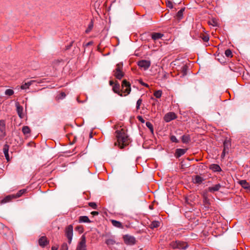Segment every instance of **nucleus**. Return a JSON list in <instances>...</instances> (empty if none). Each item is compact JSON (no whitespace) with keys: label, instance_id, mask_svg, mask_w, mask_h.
Segmentation results:
<instances>
[{"label":"nucleus","instance_id":"obj_44","mask_svg":"<svg viewBox=\"0 0 250 250\" xmlns=\"http://www.w3.org/2000/svg\"><path fill=\"white\" fill-rule=\"evenodd\" d=\"M61 250H68V246L67 244L63 243L61 247Z\"/></svg>","mask_w":250,"mask_h":250},{"label":"nucleus","instance_id":"obj_5","mask_svg":"<svg viewBox=\"0 0 250 250\" xmlns=\"http://www.w3.org/2000/svg\"><path fill=\"white\" fill-rule=\"evenodd\" d=\"M76 250H86V238L84 235L81 237V241L77 247Z\"/></svg>","mask_w":250,"mask_h":250},{"label":"nucleus","instance_id":"obj_19","mask_svg":"<svg viewBox=\"0 0 250 250\" xmlns=\"http://www.w3.org/2000/svg\"><path fill=\"white\" fill-rule=\"evenodd\" d=\"M203 181V178L199 175H196L193 179V182L195 184H200Z\"/></svg>","mask_w":250,"mask_h":250},{"label":"nucleus","instance_id":"obj_29","mask_svg":"<svg viewBox=\"0 0 250 250\" xmlns=\"http://www.w3.org/2000/svg\"><path fill=\"white\" fill-rule=\"evenodd\" d=\"M185 10V8H182L181 9H180L177 13L176 14V17L179 19H181L182 17H183V12Z\"/></svg>","mask_w":250,"mask_h":250},{"label":"nucleus","instance_id":"obj_7","mask_svg":"<svg viewBox=\"0 0 250 250\" xmlns=\"http://www.w3.org/2000/svg\"><path fill=\"white\" fill-rule=\"evenodd\" d=\"M138 65L144 70H146L150 65V62L147 60H141L138 62Z\"/></svg>","mask_w":250,"mask_h":250},{"label":"nucleus","instance_id":"obj_47","mask_svg":"<svg viewBox=\"0 0 250 250\" xmlns=\"http://www.w3.org/2000/svg\"><path fill=\"white\" fill-rule=\"evenodd\" d=\"M139 121H140L142 123H145V120L143 119V118L142 116H139L137 117Z\"/></svg>","mask_w":250,"mask_h":250},{"label":"nucleus","instance_id":"obj_12","mask_svg":"<svg viewBox=\"0 0 250 250\" xmlns=\"http://www.w3.org/2000/svg\"><path fill=\"white\" fill-rule=\"evenodd\" d=\"M221 188V185L220 184H216L212 187L208 188V190L209 192H213L218 191Z\"/></svg>","mask_w":250,"mask_h":250},{"label":"nucleus","instance_id":"obj_8","mask_svg":"<svg viewBox=\"0 0 250 250\" xmlns=\"http://www.w3.org/2000/svg\"><path fill=\"white\" fill-rule=\"evenodd\" d=\"M176 118V115L174 112H168L165 115L164 120L167 123Z\"/></svg>","mask_w":250,"mask_h":250},{"label":"nucleus","instance_id":"obj_49","mask_svg":"<svg viewBox=\"0 0 250 250\" xmlns=\"http://www.w3.org/2000/svg\"><path fill=\"white\" fill-rule=\"evenodd\" d=\"M91 214L94 216L98 215L99 214V212L98 211H92Z\"/></svg>","mask_w":250,"mask_h":250},{"label":"nucleus","instance_id":"obj_28","mask_svg":"<svg viewBox=\"0 0 250 250\" xmlns=\"http://www.w3.org/2000/svg\"><path fill=\"white\" fill-rule=\"evenodd\" d=\"M182 141L184 143H188L190 141V137L189 135H183L182 137Z\"/></svg>","mask_w":250,"mask_h":250},{"label":"nucleus","instance_id":"obj_22","mask_svg":"<svg viewBox=\"0 0 250 250\" xmlns=\"http://www.w3.org/2000/svg\"><path fill=\"white\" fill-rule=\"evenodd\" d=\"M240 184L242 186L243 188L245 189H249L250 188V184L246 181V180H241L239 182Z\"/></svg>","mask_w":250,"mask_h":250},{"label":"nucleus","instance_id":"obj_14","mask_svg":"<svg viewBox=\"0 0 250 250\" xmlns=\"http://www.w3.org/2000/svg\"><path fill=\"white\" fill-rule=\"evenodd\" d=\"M8 150H9V146L7 144H5L3 146V153L4 154L5 157L7 161H9V160Z\"/></svg>","mask_w":250,"mask_h":250},{"label":"nucleus","instance_id":"obj_17","mask_svg":"<svg viewBox=\"0 0 250 250\" xmlns=\"http://www.w3.org/2000/svg\"><path fill=\"white\" fill-rule=\"evenodd\" d=\"M163 36V34L160 33H153L151 35V38L154 41H156L161 39Z\"/></svg>","mask_w":250,"mask_h":250},{"label":"nucleus","instance_id":"obj_27","mask_svg":"<svg viewBox=\"0 0 250 250\" xmlns=\"http://www.w3.org/2000/svg\"><path fill=\"white\" fill-rule=\"evenodd\" d=\"M105 243L108 246H112V245H114L116 243V241L113 238H109V239H107L106 240Z\"/></svg>","mask_w":250,"mask_h":250},{"label":"nucleus","instance_id":"obj_33","mask_svg":"<svg viewBox=\"0 0 250 250\" xmlns=\"http://www.w3.org/2000/svg\"><path fill=\"white\" fill-rule=\"evenodd\" d=\"M162 94V91L161 90L156 91L154 93V96L157 98H160Z\"/></svg>","mask_w":250,"mask_h":250},{"label":"nucleus","instance_id":"obj_3","mask_svg":"<svg viewBox=\"0 0 250 250\" xmlns=\"http://www.w3.org/2000/svg\"><path fill=\"white\" fill-rule=\"evenodd\" d=\"M122 93H125L124 96H126L129 94L131 91L130 84L127 81L124 80L122 83Z\"/></svg>","mask_w":250,"mask_h":250},{"label":"nucleus","instance_id":"obj_41","mask_svg":"<svg viewBox=\"0 0 250 250\" xmlns=\"http://www.w3.org/2000/svg\"><path fill=\"white\" fill-rule=\"evenodd\" d=\"M88 205L91 207L93 209H96L97 208V205L94 202H89L88 203Z\"/></svg>","mask_w":250,"mask_h":250},{"label":"nucleus","instance_id":"obj_46","mask_svg":"<svg viewBox=\"0 0 250 250\" xmlns=\"http://www.w3.org/2000/svg\"><path fill=\"white\" fill-rule=\"evenodd\" d=\"M171 140L173 142H175V143H177L178 141V140L177 139L176 137L175 136H172L171 137Z\"/></svg>","mask_w":250,"mask_h":250},{"label":"nucleus","instance_id":"obj_42","mask_svg":"<svg viewBox=\"0 0 250 250\" xmlns=\"http://www.w3.org/2000/svg\"><path fill=\"white\" fill-rule=\"evenodd\" d=\"M76 230H78L80 233H83V226H78L75 228Z\"/></svg>","mask_w":250,"mask_h":250},{"label":"nucleus","instance_id":"obj_23","mask_svg":"<svg viewBox=\"0 0 250 250\" xmlns=\"http://www.w3.org/2000/svg\"><path fill=\"white\" fill-rule=\"evenodd\" d=\"M178 246L179 249H185L188 247V245L186 242L178 241Z\"/></svg>","mask_w":250,"mask_h":250},{"label":"nucleus","instance_id":"obj_13","mask_svg":"<svg viewBox=\"0 0 250 250\" xmlns=\"http://www.w3.org/2000/svg\"><path fill=\"white\" fill-rule=\"evenodd\" d=\"M15 199L14 198V195H9L7 196H6L4 198H3L2 200H1L0 203L1 204H5L6 203H8L10 201H11L12 199Z\"/></svg>","mask_w":250,"mask_h":250},{"label":"nucleus","instance_id":"obj_54","mask_svg":"<svg viewBox=\"0 0 250 250\" xmlns=\"http://www.w3.org/2000/svg\"><path fill=\"white\" fill-rule=\"evenodd\" d=\"M61 94H62V97H65V93H63V92H62V93H61Z\"/></svg>","mask_w":250,"mask_h":250},{"label":"nucleus","instance_id":"obj_50","mask_svg":"<svg viewBox=\"0 0 250 250\" xmlns=\"http://www.w3.org/2000/svg\"><path fill=\"white\" fill-rule=\"evenodd\" d=\"M73 42H71L70 45L66 47V49H69L73 45Z\"/></svg>","mask_w":250,"mask_h":250},{"label":"nucleus","instance_id":"obj_35","mask_svg":"<svg viewBox=\"0 0 250 250\" xmlns=\"http://www.w3.org/2000/svg\"><path fill=\"white\" fill-rule=\"evenodd\" d=\"M5 136V128H0V138H2Z\"/></svg>","mask_w":250,"mask_h":250},{"label":"nucleus","instance_id":"obj_43","mask_svg":"<svg viewBox=\"0 0 250 250\" xmlns=\"http://www.w3.org/2000/svg\"><path fill=\"white\" fill-rule=\"evenodd\" d=\"M0 128H5V121L3 120H0Z\"/></svg>","mask_w":250,"mask_h":250},{"label":"nucleus","instance_id":"obj_15","mask_svg":"<svg viewBox=\"0 0 250 250\" xmlns=\"http://www.w3.org/2000/svg\"><path fill=\"white\" fill-rule=\"evenodd\" d=\"M186 152V149L178 148L176 150L175 156L179 158L184 155Z\"/></svg>","mask_w":250,"mask_h":250},{"label":"nucleus","instance_id":"obj_53","mask_svg":"<svg viewBox=\"0 0 250 250\" xmlns=\"http://www.w3.org/2000/svg\"><path fill=\"white\" fill-rule=\"evenodd\" d=\"M109 84L110 85H112L113 84H114V83L112 81H109Z\"/></svg>","mask_w":250,"mask_h":250},{"label":"nucleus","instance_id":"obj_40","mask_svg":"<svg viewBox=\"0 0 250 250\" xmlns=\"http://www.w3.org/2000/svg\"><path fill=\"white\" fill-rule=\"evenodd\" d=\"M201 38L205 42H207L209 40V37L208 35H203Z\"/></svg>","mask_w":250,"mask_h":250},{"label":"nucleus","instance_id":"obj_34","mask_svg":"<svg viewBox=\"0 0 250 250\" xmlns=\"http://www.w3.org/2000/svg\"><path fill=\"white\" fill-rule=\"evenodd\" d=\"M14 93V91L11 89H6L5 91V94L7 96H11Z\"/></svg>","mask_w":250,"mask_h":250},{"label":"nucleus","instance_id":"obj_24","mask_svg":"<svg viewBox=\"0 0 250 250\" xmlns=\"http://www.w3.org/2000/svg\"><path fill=\"white\" fill-rule=\"evenodd\" d=\"M160 222L154 221L151 223L149 225V227L151 229H154L155 228H158L160 226Z\"/></svg>","mask_w":250,"mask_h":250},{"label":"nucleus","instance_id":"obj_18","mask_svg":"<svg viewBox=\"0 0 250 250\" xmlns=\"http://www.w3.org/2000/svg\"><path fill=\"white\" fill-rule=\"evenodd\" d=\"M79 223H90L91 221L86 216H81L79 217Z\"/></svg>","mask_w":250,"mask_h":250},{"label":"nucleus","instance_id":"obj_26","mask_svg":"<svg viewBox=\"0 0 250 250\" xmlns=\"http://www.w3.org/2000/svg\"><path fill=\"white\" fill-rule=\"evenodd\" d=\"M22 131L24 135H27L30 133V129L28 126H23Z\"/></svg>","mask_w":250,"mask_h":250},{"label":"nucleus","instance_id":"obj_20","mask_svg":"<svg viewBox=\"0 0 250 250\" xmlns=\"http://www.w3.org/2000/svg\"><path fill=\"white\" fill-rule=\"evenodd\" d=\"M111 223L114 227L118 228H123V226L122 224V223L118 221L115 220H111Z\"/></svg>","mask_w":250,"mask_h":250},{"label":"nucleus","instance_id":"obj_6","mask_svg":"<svg viewBox=\"0 0 250 250\" xmlns=\"http://www.w3.org/2000/svg\"><path fill=\"white\" fill-rule=\"evenodd\" d=\"M123 238L125 243L127 245H132L136 243L135 238L133 236L125 235Z\"/></svg>","mask_w":250,"mask_h":250},{"label":"nucleus","instance_id":"obj_16","mask_svg":"<svg viewBox=\"0 0 250 250\" xmlns=\"http://www.w3.org/2000/svg\"><path fill=\"white\" fill-rule=\"evenodd\" d=\"M34 82H35V81H30L27 83H25L23 84H22L21 86V89H26L29 88V86L33 84Z\"/></svg>","mask_w":250,"mask_h":250},{"label":"nucleus","instance_id":"obj_52","mask_svg":"<svg viewBox=\"0 0 250 250\" xmlns=\"http://www.w3.org/2000/svg\"><path fill=\"white\" fill-rule=\"evenodd\" d=\"M92 44V42H88V43H87L86 44H85V46H88L89 45H90Z\"/></svg>","mask_w":250,"mask_h":250},{"label":"nucleus","instance_id":"obj_32","mask_svg":"<svg viewBox=\"0 0 250 250\" xmlns=\"http://www.w3.org/2000/svg\"><path fill=\"white\" fill-rule=\"evenodd\" d=\"M146 126L149 129L152 133H153V127L152 124L149 122H147L146 124Z\"/></svg>","mask_w":250,"mask_h":250},{"label":"nucleus","instance_id":"obj_25","mask_svg":"<svg viewBox=\"0 0 250 250\" xmlns=\"http://www.w3.org/2000/svg\"><path fill=\"white\" fill-rule=\"evenodd\" d=\"M26 192V189H22L20 190H19L16 194L14 195V198H17L21 197L23 193H25Z\"/></svg>","mask_w":250,"mask_h":250},{"label":"nucleus","instance_id":"obj_37","mask_svg":"<svg viewBox=\"0 0 250 250\" xmlns=\"http://www.w3.org/2000/svg\"><path fill=\"white\" fill-rule=\"evenodd\" d=\"M225 54L228 57H232V52L230 49H227L225 51Z\"/></svg>","mask_w":250,"mask_h":250},{"label":"nucleus","instance_id":"obj_9","mask_svg":"<svg viewBox=\"0 0 250 250\" xmlns=\"http://www.w3.org/2000/svg\"><path fill=\"white\" fill-rule=\"evenodd\" d=\"M16 110L17 113L19 116V117L21 119L23 118L24 117V114L23 113V107L22 106H21L19 103L17 102L16 103Z\"/></svg>","mask_w":250,"mask_h":250},{"label":"nucleus","instance_id":"obj_1","mask_svg":"<svg viewBox=\"0 0 250 250\" xmlns=\"http://www.w3.org/2000/svg\"><path fill=\"white\" fill-rule=\"evenodd\" d=\"M116 137L117 142H115L114 145L118 146L121 149L128 145L130 143L129 139L125 130L123 128L116 131Z\"/></svg>","mask_w":250,"mask_h":250},{"label":"nucleus","instance_id":"obj_2","mask_svg":"<svg viewBox=\"0 0 250 250\" xmlns=\"http://www.w3.org/2000/svg\"><path fill=\"white\" fill-rule=\"evenodd\" d=\"M123 66V63H118L116 66L115 69L113 71L114 76L119 80H121L124 76V73L122 71Z\"/></svg>","mask_w":250,"mask_h":250},{"label":"nucleus","instance_id":"obj_4","mask_svg":"<svg viewBox=\"0 0 250 250\" xmlns=\"http://www.w3.org/2000/svg\"><path fill=\"white\" fill-rule=\"evenodd\" d=\"M65 234L68 239V243L70 244L73 235V227L72 225H68L65 228Z\"/></svg>","mask_w":250,"mask_h":250},{"label":"nucleus","instance_id":"obj_51","mask_svg":"<svg viewBox=\"0 0 250 250\" xmlns=\"http://www.w3.org/2000/svg\"><path fill=\"white\" fill-rule=\"evenodd\" d=\"M58 249V247L57 246H52L51 248L52 250H57Z\"/></svg>","mask_w":250,"mask_h":250},{"label":"nucleus","instance_id":"obj_10","mask_svg":"<svg viewBox=\"0 0 250 250\" xmlns=\"http://www.w3.org/2000/svg\"><path fill=\"white\" fill-rule=\"evenodd\" d=\"M120 84L118 83H116L113 86L112 89L113 91L118 94L120 96H123V94L120 90Z\"/></svg>","mask_w":250,"mask_h":250},{"label":"nucleus","instance_id":"obj_30","mask_svg":"<svg viewBox=\"0 0 250 250\" xmlns=\"http://www.w3.org/2000/svg\"><path fill=\"white\" fill-rule=\"evenodd\" d=\"M227 143L225 142L224 143V149H223V151L222 153V155H221V157L222 158H224L225 156V153H226V151L227 150H228L229 148L227 146Z\"/></svg>","mask_w":250,"mask_h":250},{"label":"nucleus","instance_id":"obj_45","mask_svg":"<svg viewBox=\"0 0 250 250\" xmlns=\"http://www.w3.org/2000/svg\"><path fill=\"white\" fill-rule=\"evenodd\" d=\"M139 83L143 86H144L146 87H149V85L142 81V80H139Z\"/></svg>","mask_w":250,"mask_h":250},{"label":"nucleus","instance_id":"obj_36","mask_svg":"<svg viewBox=\"0 0 250 250\" xmlns=\"http://www.w3.org/2000/svg\"><path fill=\"white\" fill-rule=\"evenodd\" d=\"M93 27V22L91 21L90 22V23H89V24L88 25V28L85 30V33H88L92 30Z\"/></svg>","mask_w":250,"mask_h":250},{"label":"nucleus","instance_id":"obj_21","mask_svg":"<svg viewBox=\"0 0 250 250\" xmlns=\"http://www.w3.org/2000/svg\"><path fill=\"white\" fill-rule=\"evenodd\" d=\"M209 168L214 171H220L221 170V168L220 166L217 164L211 165Z\"/></svg>","mask_w":250,"mask_h":250},{"label":"nucleus","instance_id":"obj_48","mask_svg":"<svg viewBox=\"0 0 250 250\" xmlns=\"http://www.w3.org/2000/svg\"><path fill=\"white\" fill-rule=\"evenodd\" d=\"M167 7L172 8L173 7L172 3L170 1H168L167 2Z\"/></svg>","mask_w":250,"mask_h":250},{"label":"nucleus","instance_id":"obj_31","mask_svg":"<svg viewBox=\"0 0 250 250\" xmlns=\"http://www.w3.org/2000/svg\"><path fill=\"white\" fill-rule=\"evenodd\" d=\"M209 25H211L213 26H217L218 23L217 21L215 19H212L208 22Z\"/></svg>","mask_w":250,"mask_h":250},{"label":"nucleus","instance_id":"obj_11","mask_svg":"<svg viewBox=\"0 0 250 250\" xmlns=\"http://www.w3.org/2000/svg\"><path fill=\"white\" fill-rule=\"evenodd\" d=\"M39 245L42 247H44L48 244L47 238L45 236L41 237L39 240Z\"/></svg>","mask_w":250,"mask_h":250},{"label":"nucleus","instance_id":"obj_39","mask_svg":"<svg viewBox=\"0 0 250 250\" xmlns=\"http://www.w3.org/2000/svg\"><path fill=\"white\" fill-rule=\"evenodd\" d=\"M142 103V100L141 99H139L136 103V109L138 110L140 108V106Z\"/></svg>","mask_w":250,"mask_h":250},{"label":"nucleus","instance_id":"obj_38","mask_svg":"<svg viewBox=\"0 0 250 250\" xmlns=\"http://www.w3.org/2000/svg\"><path fill=\"white\" fill-rule=\"evenodd\" d=\"M171 247L173 249H178V241L172 242L170 244Z\"/></svg>","mask_w":250,"mask_h":250}]
</instances>
